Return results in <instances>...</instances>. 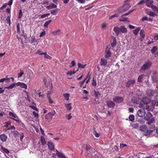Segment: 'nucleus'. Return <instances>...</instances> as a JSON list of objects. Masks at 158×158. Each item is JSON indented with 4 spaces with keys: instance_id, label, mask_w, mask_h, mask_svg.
<instances>
[{
    "instance_id": "obj_1",
    "label": "nucleus",
    "mask_w": 158,
    "mask_h": 158,
    "mask_svg": "<svg viewBox=\"0 0 158 158\" xmlns=\"http://www.w3.org/2000/svg\"><path fill=\"white\" fill-rule=\"evenodd\" d=\"M152 62L149 60L145 61L143 65L141 66L140 71H145L149 69L152 65Z\"/></svg>"
},
{
    "instance_id": "obj_2",
    "label": "nucleus",
    "mask_w": 158,
    "mask_h": 158,
    "mask_svg": "<svg viewBox=\"0 0 158 158\" xmlns=\"http://www.w3.org/2000/svg\"><path fill=\"white\" fill-rule=\"evenodd\" d=\"M110 47L108 46H106L105 49V57L106 58H108L111 57L112 53L110 51Z\"/></svg>"
},
{
    "instance_id": "obj_3",
    "label": "nucleus",
    "mask_w": 158,
    "mask_h": 158,
    "mask_svg": "<svg viewBox=\"0 0 158 158\" xmlns=\"http://www.w3.org/2000/svg\"><path fill=\"white\" fill-rule=\"evenodd\" d=\"M124 100L123 98L119 96H115L113 98V100L114 102L116 103H120L122 102Z\"/></svg>"
},
{
    "instance_id": "obj_4",
    "label": "nucleus",
    "mask_w": 158,
    "mask_h": 158,
    "mask_svg": "<svg viewBox=\"0 0 158 158\" xmlns=\"http://www.w3.org/2000/svg\"><path fill=\"white\" fill-rule=\"evenodd\" d=\"M137 114L139 117H143L146 114V111L143 109L139 110L137 111Z\"/></svg>"
},
{
    "instance_id": "obj_5",
    "label": "nucleus",
    "mask_w": 158,
    "mask_h": 158,
    "mask_svg": "<svg viewBox=\"0 0 158 158\" xmlns=\"http://www.w3.org/2000/svg\"><path fill=\"white\" fill-rule=\"evenodd\" d=\"M9 114L10 116H12L14 118H12L13 120H14L16 121L17 122H18V123L20 122V121L19 119V118L17 116V115L15 114H14V113L12 112H10L9 113Z\"/></svg>"
},
{
    "instance_id": "obj_6",
    "label": "nucleus",
    "mask_w": 158,
    "mask_h": 158,
    "mask_svg": "<svg viewBox=\"0 0 158 158\" xmlns=\"http://www.w3.org/2000/svg\"><path fill=\"white\" fill-rule=\"evenodd\" d=\"M47 145H48L49 149L51 151H54L55 149V147L54 143L51 141H48Z\"/></svg>"
},
{
    "instance_id": "obj_7",
    "label": "nucleus",
    "mask_w": 158,
    "mask_h": 158,
    "mask_svg": "<svg viewBox=\"0 0 158 158\" xmlns=\"http://www.w3.org/2000/svg\"><path fill=\"white\" fill-rule=\"evenodd\" d=\"M135 80H131L127 82L126 86L127 87L130 88L131 86H133L134 84L135 83Z\"/></svg>"
},
{
    "instance_id": "obj_8",
    "label": "nucleus",
    "mask_w": 158,
    "mask_h": 158,
    "mask_svg": "<svg viewBox=\"0 0 158 158\" xmlns=\"http://www.w3.org/2000/svg\"><path fill=\"white\" fill-rule=\"evenodd\" d=\"M142 101L144 104H147L150 102V99L147 97H144L142 99Z\"/></svg>"
},
{
    "instance_id": "obj_9",
    "label": "nucleus",
    "mask_w": 158,
    "mask_h": 158,
    "mask_svg": "<svg viewBox=\"0 0 158 158\" xmlns=\"http://www.w3.org/2000/svg\"><path fill=\"white\" fill-rule=\"evenodd\" d=\"M106 103L109 108H113L115 105L114 102L112 101H108L106 102Z\"/></svg>"
},
{
    "instance_id": "obj_10",
    "label": "nucleus",
    "mask_w": 158,
    "mask_h": 158,
    "mask_svg": "<svg viewBox=\"0 0 158 158\" xmlns=\"http://www.w3.org/2000/svg\"><path fill=\"white\" fill-rule=\"evenodd\" d=\"M152 105H147L146 107V109L148 111H153V108H154V106H156V105H154L153 104V101L152 102Z\"/></svg>"
},
{
    "instance_id": "obj_11",
    "label": "nucleus",
    "mask_w": 158,
    "mask_h": 158,
    "mask_svg": "<svg viewBox=\"0 0 158 158\" xmlns=\"http://www.w3.org/2000/svg\"><path fill=\"white\" fill-rule=\"evenodd\" d=\"M152 114L150 112H148L146 116L144 117V118L146 120L149 121L152 117Z\"/></svg>"
},
{
    "instance_id": "obj_12",
    "label": "nucleus",
    "mask_w": 158,
    "mask_h": 158,
    "mask_svg": "<svg viewBox=\"0 0 158 158\" xmlns=\"http://www.w3.org/2000/svg\"><path fill=\"white\" fill-rule=\"evenodd\" d=\"M100 64L102 66H105L107 63V61L106 59L102 58L100 62Z\"/></svg>"
},
{
    "instance_id": "obj_13",
    "label": "nucleus",
    "mask_w": 158,
    "mask_h": 158,
    "mask_svg": "<svg viewBox=\"0 0 158 158\" xmlns=\"http://www.w3.org/2000/svg\"><path fill=\"white\" fill-rule=\"evenodd\" d=\"M37 41V40L35 36H33L31 37L30 42L32 45L35 46L37 45L38 44L37 43L36 44L34 43Z\"/></svg>"
},
{
    "instance_id": "obj_14",
    "label": "nucleus",
    "mask_w": 158,
    "mask_h": 158,
    "mask_svg": "<svg viewBox=\"0 0 158 158\" xmlns=\"http://www.w3.org/2000/svg\"><path fill=\"white\" fill-rule=\"evenodd\" d=\"M56 154L60 158H65V156L62 153L59 152L57 149L56 150Z\"/></svg>"
},
{
    "instance_id": "obj_15",
    "label": "nucleus",
    "mask_w": 158,
    "mask_h": 158,
    "mask_svg": "<svg viewBox=\"0 0 158 158\" xmlns=\"http://www.w3.org/2000/svg\"><path fill=\"white\" fill-rule=\"evenodd\" d=\"M45 119L48 122H49L52 119V117L48 113L45 116Z\"/></svg>"
},
{
    "instance_id": "obj_16",
    "label": "nucleus",
    "mask_w": 158,
    "mask_h": 158,
    "mask_svg": "<svg viewBox=\"0 0 158 158\" xmlns=\"http://www.w3.org/2000/svg\"><path fill=\"white\" fill-rule=\"evenodd\" d=\"M146 75L144 74H141L139 75L137 81L138 82H142L143 79L145 77Z\"/></svg>"
},
{
    "instance_id": "obj_17",
    "label": "nucleus",
    "mask_w": 158,
    "mask_h": 158,
    "mask_svg": "<svg viewBox=\"0 0 158 158\" xmlns=\"http://www.w3.org/2000/svg\"><path fill=\"white\" fill-rule=\"evenodd\" d=\"M153 0H146V5L148 7H151L153 5H152L153 3Z\"/></svg>"
},
{
    "instance_id": "obj_18",
    "label": "nucleus",
    "mask_w": 158,
    "mask_h": 158,
    "mask_svg": "<svg viewBox=\"0 0 158 158\" xmlns=\"http://www.w3.org/2000/svg\"><path fill=\"white\" fill-rule=\"evenodd\" d=\"M113 31L117 35L119 34L120 32V27H115L113 28Z\"/></svg>"
},
{
    "instance_id": "obj_19",
    "label": "nucleus",
    "mask_w": 158,
    "mask_h": 158,
    "mask_svg": "<svg viewBox=\"0 0 158 158\" xmlns=\"http://www.w3.org/2000/svg\"><path fill=\"white\" fill-rule=\"evenodd\" d=\"M120 32L123 33H126L127 32V30L124 26H120Z\"/></svg>"
},
{
    "instance_id": "obj_20",
    "label": "nucleus",
    "mask_w": 158,
    "mask_h": 158,
    "mask_svg": "<svg viewBox=\"0 0 158 158\" xmlns=\"http://www.w3.org/2000/svg\"><path fill=\"white\" fill-rule=\"evenodd\" d=\"M0 139L2 141L5 142L6 141L7 137L5 134H3L0 135Z\"/></svg>"
},
{
    "instance_id": "obj_21",
    "label": "nucleus",
    "mask_w": 158,
    "mask_h": 158,
    "mask_svg": "<svg viewBox=\"0 0 158 158\" xmlns=\"http://www.w3.org/2000/svg\"><path fill=\"white\" fill-rule=\"evenodd\" d=\"M125 11H127L131 7L130 5L128 3H124L123 6Z\"/></svg>"
},
{
    "instance_id": "obj_22",
    "label": "nucleus",
    "mask_w": 158,
    "mask_h": 158,
    "mask_svg": "<svg viewBox=\"0 0 158 158\" xmlns=\"http://www.w3.org/2000/svg\"><path fill=\"white\" fill-rule=\"evenodd\" d=\"M1 149L2 150V152L6 154H9L10 153V151L7 149L3 147L2 146H1Z\"/></svg>"
},
{
    "instance_id": "obj_23",
    "label": "nucleus",
    "mask_w": 158,
    "mask_h": 158,
    "mask_svg": "<svg viewBox=\"0 0 158 158\" xmlns=\"http://www.w3.org/2000/svg\"><path fill=\"white\" fill-rule=\"evenodd\" d=\"M147 128V127L146 125H142L140 127V130L143 132H145L146 131Z\"/></svg>"
},
{
    "instance_id": "obj_24",
    "label": "nucleus",
    "mask_w": 158,
    "mask_h": 158,
    "mask_svg": "<svg viewBox=\"0 0 158 158\" xmlns=\"http://www.w3.org/2000/svg\"><path fill=\"white\" fill-rule=\"evenodd\" d=\"M117 12H118V13H122L123 12H124L125 11L124 8L123 6H121L120 7L118 8L116 10Z\"/></svg>"
},
{
    "instance_id": "obj_25",
    "label": "nucleus",
    "mask_w": 158,
    "mask_h": 158,
    "mask_svg": "<svg viewBox=\"0 0 158 158\" xmlns=\"http://www.w3.org/2000/svg\"><path fill=\"white\" fill-rule=\"evenodd\" d=\"M72 104L71 103L66 104L65 103L64 104L65 106L67 108V110H70L72 109Z\"/></svg>"
},
{
    "instance_id": "obj_26",
    "label": "nucleus",
    "mask_w": 158,
    "mask_h": 158,
    "mask_svg": "<svg viewBox=\"0 0 158 158\" xmlns=\"http://www.w3.org/2000/svg\"><path fill=\"white\" fill-rule=\"evenodd\" d=\"M151 7L152 10L154 12L158 13V7H157L155 5H152Z\"/></svg>"
},
{
    "instance_id": "obj_27",
    "label": "nucleus",
    "mask_w": 158,
    "mask_h": 158,
    "mask_svg": "<svg viewBox=\"0 0 158 158\" xmlns=\"http://www.w3.org/2000/svg\"><path fill=\"white\" fill-rule=\"evenodd\" d=\"M15 85V83H13L8 86L5 87V89H11L14 88Z\"/></svg>"
},
{
    "instance_id": "obj_28",
    "label": "nucleus",
    "mask_w": 158,
    "mask_h": 158,
    "mask_svg": "<svg viewBox=\"0 0 158 158\" xmlns=\"http://www.w3.org/2000/svg\"><path fill=\"white\" fill-rule=\"evenodd\" d=\"M52 19H51L49 21L46 22L44 25V27H46V28H48V25L52 21Z\"/></svg>"
},
{
    "instance_id": "obj_29",
    "label": "nucleus",
    "mask_w": 158,
    "mask_h": 158,
    "mask_svg": "<svg viewBox=\"0 0 158 158\" xmlns=\"http://www.w3.org/2000/svg\"><path fill=\"white\" fill-rule=\"evenodd\" d=\"M140 30V27H138L133 31V33L135 35H137Z\"/></svg>"
},
{
    "instance_id": "obj_30",
    "label": "nucleus",
    "mask_w": 158,
    "mask_h": 158,
    "mask_svg": "<svg viewBox=\"0 0 158 158\" xmlns=\"http://www.w3.org/2000/svg\"><path fill=\"white\" fill-rule=\"evenodd\" d=\"M41 142L42 144L43 145H44L46 143L45 138L42 136L41 137Z\"/></svg>"
},
{
    "instance_id": "obj_31",
    "label": "nucleus",
    "mask_w": 158,
    "mask_h": 158,
    "mask_svg": "<svg viewBox=\"0 0 158 158\" xmlns=\"http://www.w3.org/2000/svg\"><path fill=\"white\" fill-rule=\"evenodd\" d=\"M157 49V48L156 46H154L151 50V52L153 54H155V53Z\"/></svg>"
},
{
    "instance_id": "obj_32",
    "label": "nucleus",
    "mask_w": 158,
    "mask_h": 158,
    "mask_svg": "<svg viewBox=\"0 0 158 158\" xmlns=\"http://www.w3.org/2000/svg\"><path fill=\"white\" fill-rule=\"evenodd\" d=\"M155 122V118H151L148 122L147 123V124L148 125H151V124L154 123Z\"/></svg>"
},
{
    "instance_id": "obj_33",
    "label": "nucleus",
    "mask_w": 158,
    "mask_h": 158,
    "mask_svg": "<svg viewBox=\"0 0 158 158\" xmlns=\"http://www.w3.org/2000/svg\"><path fill=\"white\" fill-rule=\"evenodd\" d=\"M94 131H93V133L94 135V136L95 137L97 138H98L99 137L100 135L99 133H98L96 130L95 128H94Z\"/></svg>"
},
{
    "instance_id": "obj_34",
    "label": "nucleus",
    "mask_w": 158,
    "mask_h": 158,
    "mask_svg": "<svg viewBox=\"0 0 158 158\" xmlns=\"http://www.w3.org/2000/svg\"><path fill=\"white\" fill-rule=\"evenodd\" d=\"M131 101L134 103L137 104L139 103V99L137 98H132Z\"/></svg>"
},
{
    "instance_id": "obj_35",
    "label": "nucleus",
    "mask_w": 158,
    "mask_h": 158,
    "mask_svg": "<svg viewBox=\"0 0 158 158\" xmlns=\"http://www.w3.org/2000/svg\"><path fill=\"white\" fill-rule=\"evenodd\" d=\"M60 10V9L58 8H56L54 10H51V13L53 15H56V13H57L58 11Z\"/></svg>"
},
{
    "instance_id": "obj_36",
    "label": "nucleus",
    "mask_w": 158,
    "mask_h": 158,
    "mask_svg": "<svg viewBox=\"0 0 158 158\" xmlns=\"http://www.w3.org/2000/svg\"><path fill=\"white\" fill-rule=\"evenodd\" d=\"M96 78H94V77L93 78V79L92 80V85L93 86H94V87H95L97 85V83H96Z\"/></svg>"
},
{
    "instance_id": "obj_37",
    "label": "nucleus",
    "mask_w": 158,
    "mask_h": 158,
    "mask_svg": "<svg viewBox=\"0 0 158 158\" xmlns=\"http://www.w3.org/2000/svg\"><path fill=\"white\" fill-rule=\"evenodd\" d=\"M77 65L79 68H81V69H83L85 68L86 66V64L83 65L79 63H78Z\"/></svg>"
},
{
    "instance_id": "obj_38",
    "label": "nucleus",
    "mask_w": 158,
    "mask_h": 158,
    "mask_svg": "<svg viewBox=\"0 0 158 158\" xmlns=\"http://www.w3.org/2000/svg\"><path fill=\"white\" fill-rule=\"evenodd\" d=\"M69 95H70L69 94H63V96L64 98L66 100H68L69 99Z\"/></svg>"
},
{
    "instance_id": "obj_39",
    "label": "nucleus",
    "mask_w": 158,
    "mask_h": 158,
    "mask_svg": "<svg viewBox=\"0 0 158 158\" xmlns=\"http://www.w3.org/2000/svg\"><path fill=\"white\" fill-rule=\"evenodd\" d=\"M132 128L134 129H137L139 127L138 123H134L131 125Z\"/></svg>"
},
{
    "instance_id": "obj_40",
    "label": "nucleus",
    "mask_w": 158,
    "mask_h": 158,
    "mask_svg": "<svg viewBox=\"0 0 158 158\" xmlns=\"http://www.w3.org/2000/svg\"><path fill=\"white\" fill-rule=\"evenodd\" d=\"M43 54L44 55L45 58L47 59H51L52 58V57L51 56L48 55L46 52H43Z\"/></svg>"
},
{
    "instance_id": "obj_41",
    "label": "nucleus",
    "mask_w": 158,
    "mask_h": 158,
    "mask_svg": "<svg viewBox=\"0 0 158 158\" xmlns=\"http://www.w3.org/2000/svg\"><path fill=\"white\" fill-rule=\"evenodd\" d=\"M140 35L142 38H144L145 35L144 34V31L143 30H141L140 32Z\"/></svg>"
},
{
    "instance_id": "obj_42",
    "label": "nucleus",
    "mask_w": 158,
    "mask_h": 158,
    "mask_svg": "<svg viewBox=\"0 0 158 158\" xmlns=\"http://www.w3.org/2000/svg\"><path fill=\"white\" fill-rule=\"evenodd\" d=\"M129 120L131 122H133L135 120V117L133 115H131L129 116Z\"/></svg>"
},
{
    "instance_id": "obj_43",
    "label": "nucleus",
    "mask_w": 158,
    "mask_h": 158,
    "mask_svg": "<svg viewBox=\"0 0 158 158\" xmlns=\"http://www.w3.org/2000/svg\"><path fill=\"white\" fill-rule=\"evenodd\" d=\"M123 16L122 15L121 17V18L119 19V22H124L126 21H127V18H123Z\"/></svg>"
},
{
    "instance_id": "obj_44",
    "label": "nucleus",
    "mask_w": 158,
    "mask_h": 158,
    "mask_svg": "<svg viewBox=\"0 0 158 158\" xmlns=\"http://www.w3.org/2000/svg\"><path fill=\"white\" fill-rule=\"evenodd\" d=\"M47 97L48 98V100L50 104H52L53 103V101L51 99V97L50 96L48 95V94H47Z\"/></svg>"
},
{
    "instance_id": "obj_45",
    "label": "nucleus",
    "mask_w": 158,
    "mask_h": 158,
    "mask_svg": "<svg viewBox=\"0 0 158 158\" xmlns=\"http://www.w3.org/2000/svg\"><path fill=\"white\" fill-rule=\"evenodd\" d=\"M147 14L149 15L150 16L153 17H155L156 15V14H155L152 11H150Z\"/></svg>"
},
{
    "instance_id": "obj_46",
    "label": "nucleus",
    "mask_w": 158,
    "mask_h": 158,
    "mask_svg": "<svg viewBox=\"0 0 158 158\" xmlns=\"http://www.w3.org/2000/svg\"><path fill=\"white\" fill-rule=\"evenodd\" d=\"M20 87L21 88H24L25 89H26L27 88V85L24 83H21L20 85Z\"/></svg>"
},
{
    "instance_id": "obj_47",
    "label": "nucleus",
    "mask_w": 158,
    "mask_h": 158,
    "mask_svg": "<svg viewBox=\"0 0 158 158\" xmlns=\"http://www.w3.org/2000/svg\"><path fill=\"white\" fill-rule=\"evenodd\" d=\"M23 13L22 12V10L21 9L20 10H19V15H18V18L19 19H20L21 18H22V16Z\"/></svg>"
},
{
    "instance_id": "obj_48",
    "label": "nucleus",
    "mask_w": 158,
    "mask_h": 158,
    "mask_svg": "<svg viewBox=\"0 0 158 158\" xmlns=\"http://www.w3.org/2000/svg\"><path fill=\"white\" fill-rule=\"evenodd\" d=\"M50 13H48L47 14H45L43 15H40V18L42 19H43L44 18H45L46 17H47L48 15H50Z\"/></svg>"
},
{
    "instance_id": "obj_49",
    "label": "nucleus",
    "mask_w": 158,
    "mask_h": 158,
    "mask_svg": "<svg viewBox=\"0 0 158 158\" xmlns=\"http://www.w3.org/2000/svg\"><path fill=\"white\" fill-rule=\"evenodd\" d=\"M146 3V0H140V1L137 3L138 5H142Z\"/></svg>"
},
{
    "instance_id": "obj_50",
    "label": "nucleus",
    "mask_w": 158,
    "mask_h": 158,
    "mask_svg": "<svg viewBox=\"0 0 158 158\" xmlns=\"http://www.w3.org/2000/svg\"><path fill=\"white\" fill-rule=\"evenodd\" d=\"M60 31V30H56V31H52V34L54 35H56L57 33H59V32Z\"/></svg>"
},
{
    "instance_id": "obj_51",
    "label": "nucleus",
    "mask_w": 158,
    "mask_h": 158,
    "mask_svg": "<svg viewBox=\"0 0 158 158\" xmlns=\"http://www.w3.org/2000/svg\"><path fill=\"white\" fill-rule=\"evenodd\" d=\"M100 94L99 93V92L98 91H96L95 90H94V95H95V98H97L98 97V95Z\"/></svg>"
},
{
    "instance_id": "obj_52",
    "label": "nucleus",
    "mask_w": 158,
    "mask_h": 158,
    "mask_svg": "<svg viewBox=\"0 0 158 158\" xmlns=\"http://www.w3.org/2000/svg\"><path fill=\"white\" fill-rule=\"evenodd\" d=\"M5 123V124L4 126L7 128L9 126L11 125V123L10 121L6 122Z\"/></svg>"
},
{
    "instance_id": "obj_53",
    "label": "nucleus",
    "mask_w": 158,
    "mask_h": 158,
    "mask_svg": "<svg viewBox=\"0 0 158 158\" xmlns=\"http://www.w3.org/2000/svg\"><path fill=\"white\" fill-rule=\"evenodd\" d=\"M71 65L70 66V67L71 68L74 66L76 65V62L75 60H73L71 62Z\"/></svg>"
},
{
    "instance_id": "obj_54",
    "label": "nucleus",
    "mask_w": 158,
    "mask_h": 158,
    "mask_svg": "<svg viewBox=\"0 0 158 158\" xmlns=\"http://www.w3.org/2000/svg\"><path fill=\"white\" fill-rule=\"evenodd\" d=\"M97 98H96L92 101L93 103H94V105L99 103V102H98V100H97Z\"/></svg>"
},
{
    "instance_id": "obj_55",
    "label": "nucleus",
    "mask_w": 158,
    "mask_h": 158,
    "mask_svg": "<svg viewBox=\"0 0 158 158\" xmlns=\"http://www.w3.org/2000/svg\"><path fill=\"white\" fill-rule=\"evenodd\" d=\"M20 73L18 74V78L22 77L23 74V72L21 69H20Z\"/></svg>"
},
{
    "instance_id": "obj_56",
    "label": "nucleus",
    "mask_w": 158,
    "mask_h": 158,
    "mask_svg": "<svg viewBox=\"0 0 158 158\" xmlns=\"http://www.w3.org/2000/svg\"><path fill=\"white\" fill-rule=\"evenodd\" d=\"M145 132L146 135H150L152 132V131L150 130H147Z\"/></svg>"
},
{
    "instance_id": "obj_57",
    "label": "nucleus",
    "mask_w": 158,
    "mask_h": 158,
    "mask_svg": "<svg viewBox=\"0 0 158 158\" xmlns=\"http://www.w3.org/2000/svg\"><path fill=\"white\" fill-rule=\"evenodd\" d=\"M118 16V15L116 14H115L113 15L110 16L109 17V19H111L114 17H117Z\"/></svg>"
},
{
    "instance_id": "obj_58",
    "label": "nucleus",
    "mask_w": 158,
    "mask_h": 158,
    "mask_svg": "<svg viewBox=\"0 0 158 158\" xmlns=\"http://www.w3.org/2000/svg\"><path fill=\"white\" fill-rule=\"evenodd\" d=\"M110 42H116V40L115 38L112 36L111 37Z\"/></svg>"
},
{
    "instance_id": "obj_59",
    "label": "nucleus",
    "mask_w": 158,
    "mask_h": 158,
    "mask_svg": "<svg viewBox=\"0 0 158 158\" xmlns=\"http://www.w3.org/2000/svg\"><path fill=\"white\" fill-rule=\"evenodd\" d=\"M17 31V33L20 32V25L19 23H17L16 25Z\"/></svg>"
},
{
    "instance_id": "obj_60",
    "label": "nucleus",
    "mask_w": 158,
    "mask_h": 158,
    "mask_svg": "<svg viewBox=\"0 0 158 158\" xmlns=\"http://www.w3.org/2000/svg\"><path fill=\"white\" fill-rule=\"evenodd\" d=\"M6 21L7 22V23L8 24H9V25L10 23V18L9 16H8L7 17L6 19Z\"/></svg>"
},
{
    "instance_id": "obj_61",
    "label": "nucleus",
    "mask_w": 158,
    "mask_h": 158,
    "mask_svg": "<svg viewBox=\"0 0 158 158\" xmlns=\"http://www.w3.org/2000/svg\"><path fill=\"white\" fill-rule=\"evenodd\" d=\"M7 4L6 3L5 4H3L2 5V6H1V7H0V9L1 10H3L5 8H6V6H7Z\"/></svg>"
},
{
    "instance_id": "obj_62",
    "label": "nucleus",
    "mask_w": 158,
    "mask_h": 158,
    "mask_svg": "<svg viewBox=\"0 0 158 158\" xmlns=\"http://www.w3.org/2000/svg\"><path fill=\"white\" fill-rule=\"evenodd\" d=\"M135 10V9H133L132 10H131L129 11L128 12L125 13L124 15H123V16H127L128 15H129V14H130L133 11H134Z\"/></svg>"
},
{
    "instance_id": "obj_63",
    "label": "nucleus",
    "mask_w": 158,
    "mask_h": 158,
    "mask_svg": "<svg viewBox=\"0 0 158 158\" xmlns=\"http://www.w3.org/2000/svg\"><path fill=\"white\" fill-rule=\"evenodd\" d=\"M33 115H34V117L35 118H38L39 117L38 114L35 112V111H33L32 112Z\"/></svg>"
},
{
    "instance_id": "obj_64",
    "label": "nucleus",
    "mask_w": 158,
    "mask_h": 158,
    "mask_svg": "<svg viewBox=\"0 0 158 158\" xmlns=\"http://www.w3.org/2000/svg\"><path fill=\"white\" fill-rule=\"evenodd\" d=\"M13 133L15 136H17L19 135V132L15 130L13 131Z\"/></svg>"
}]
</instances>
